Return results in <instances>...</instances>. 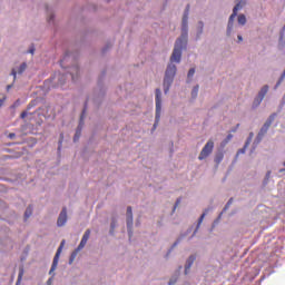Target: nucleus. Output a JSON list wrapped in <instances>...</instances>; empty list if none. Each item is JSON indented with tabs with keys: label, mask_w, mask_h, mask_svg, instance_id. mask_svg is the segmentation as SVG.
<instances>
[{
	"label": "nucleus",
	"mask_w": 285,
	"mask_h": 285,
	"mask_svg": "<svg viewBox=\"0 0 285 285\" xmlns=\"http://www.w3.org/2000/svg\"><path fill=\"white\" fill-rule=\"evenodd\" d=\"M188 14H190V4H187L183 16L181 36L176 40L175 48L170 57L171 62L175 61L176 63H179V61H181V50L188 41Z\"/></svg>",
	"instance_id": "f257e3e1"
},
{
	"label": "nucleus",
	"mask_w": 285,
	"mask_h": 285,
	"mask_svg": "<svg viewBox=\"0 0 285 285\" xmlns=\"http://www.w3.org/2000/svg\"><path fill=\"white\" fill-rule=\"evenodd\" d=\"M175 75H177V66L168 65L164 79L165 92H168L170 83H173V79H175Z\"/></svg>",
	"instance_id": "f03ea898"
},
{
	"label": "nucleus",
	"mask_w": 285,
	"mask_h": 285,
	"mask_svg": "<svg viewBox=\"0 0 285 285\" xmlns=\"http://www.w3.org/2000/svg\"><path fill=\"white\" fill-rule=\"evenodd\" d=\"M214 148H215V142L213 140H208L206 145L203 147L198 156L199 161H204V159H207V157H210Z\"/></svg>",
	"instance_id": "7ed1b4c3"
},
{
	"label": "nucleus",
	"mask_w": 285,
	"mask_h": 285,
	"mask_svg": "<svg viewBox=\"0 0 285 285\" xmlns=\"http://www.w3.org/2000/svg\"><path fill=\"white\" fill-rule=\"evenodd\" d=\"M236 6L233 9V13L229 17V21H228V33H230V30H233V21H235V17H237V12H239V10H242V8H244V6H246V2L242 1V0H236Z\"/></svg>",
	"instance_id": "20e7f679"
},
{
	"label": "nucleus",
	"mask_w": 285,
	"mask_h": 285,
	"mask_svg": "<svg viewBox=\"0 0 285 285\" xmlns=\"http://www.w3.org/2000/svg\"><path fill=\"white\" fill-rule=\"evenodd\" d=\"M161 118V90L156 89V122L154 124V128H157L159 124V119Z\"/></svg>",
	"instance_id": "39448f33"
},
{
	"label": "nucleus",
	"mask_w": 285,
	"mask_h": 285,
	"mask_svg": "<svg viewBox=\"0 0 285 285\" xmlns=\"http://www.w3.org/2000/svg\"><path fill=\"white\" fill-rule=\"evenodd\" d=\"M63 246H66V240H62L60 243V246L57 249V253H56V255L53 257V262H52L51 268L49 271V275H52V272L57 271V266L59 265V257L61 255V250H63Z\"/></svg>",
	"instance_id": "423d86ee"
},
{
	"label": "nucleus",
	"mask_w": 285,
	"mask_h": 285,
	"mask_svg": "<svg viewBox=\"0 0 285 285\" xmlns=\"http://www.w3.org/2000/svg\"><path fill=\"white\" fill-rule=\"evenodd\" d=\"M275 117H277V114H272L269 118L266 120V122L261 128L259 135H266L268 132V129L273 125V121H275Z\"/></svg>",
	"instance_id": "0eeeda50"
},
{
	"label": "nucleus",
	"mask_w": 285,
	"mask_h": 285,
	"mask_svg": "<svg viewBox=\"0 0 285 285\" xmlns=\"http://www.w3.org/2000/svg\"><path fill=\"white\" fill-rule=\"evenodd\" d=\"M68 222V209L66 207L62 208V210L59 214L57 226H66V223Z\"/></svg>",
	"instance_id": "6e6552de"
},
{
	"label": "nucleus",
	"mask_w": 285,
	"mask_h": 285,
	"mask_svg": "<svg viewBox=\"0 0 285 285\" xmlns=\"http://www.w3.org/2000/svg\"><path fill=\"white\" fill-rule=\"evenodd\" d=\"M268 92V85H265L258 92V97L255 99L254 105L259 106Z\"/></svg>",
	"instance_id": "1a4fd4ad"
},
{
	"label": "nucleus",
	"mask_w": 285,
	"mask_h": 285,
	"mask_svg": "<svg viewBox=\"0 0 285 285\" xmlns=\"http://www.w3.org/2000/svg\"><path fill=\"white\" fill-rule=\"evenodd\" d=\"M90 239V229H87L81 238L80 244L78 245L77 250H81L86 247V244H88V240Z\"/></svg>",
	"instance_id": "9d476101"
},
{
	"label": "nucleus",
	"mask_w": 285,
	"mask_h": 285,
	"mask_svg": "<svg viewBox=\"0 0 285 285\" xmlns=\"http://www.w3.org/2000/svg\"><path fill=\"white\" fill-rule=\"evenodd\" d=\"M86 115V109L82 110L81 117H80V125L76 131V135L73 137V141H79V137H81V126L83 124V116Z\"/></svg>",
	"instance_id": "9b49d317"
},
{
	"label": "nucleus",
	"mask_w": 285,
	"mask_h": 285,
	"mask_svg": "<svg viewBox=\"0 0 285 285\" xmlns=\"http://www.w3.org/2000/svg\"><path fill=\"white\" fill-rule=\"evenodd\" d=\"M127 228H132V207H127Z\"/></svg>",
	"instance_id": "f8f14e48"
},
{
	"label": "nucleus",
	"mask_w": 285,
	"mask_h": 285,
	"mask_svg": "<svg viewBox=\"0 0 285 285\" xmlns=\"http://www.w3.org/2000/svg\"><path fill=\"white\" fill-rule=\"evenodd\" d=\"M195 259H196V257L194 255L188 257L186 265H185V275H188L190 267L193 266V264H195Z\"/></svg>",
	"instance_id": "ddd939ff"
},
{
	"label": "nucleus",
	"mask_w": 285,
	"mask_h": 285,
	"mask_svg": "<svg viewBox=\"0 0 285 285\" xmlns=\"http://www.w3.org/2000/svg\"><path fill=\"white\" fill-rule=\"evenodd\" d=\"M250 141H252V138H248L246 140L244 148L237 151L236 157H239V155H244V153H246V149L248 148V146H250Z\"/></svg>",
	"instance_id": "4468645a"
},
{
	"label": "nucleus",
	"mask_w": 285,
	"mask_h": 285,
	"mask_svg": "<svg viewBox=\"0 0 285 285\" xmlns=\"http://www.w3.org/2000/svg\"><path fill=\"white\" fill-rule=\"evenodd\" d=\"M215 164H217V166H219V164H222V161H224V153H218L216 154L215 158H214Z\"/></svg>",
	"instance_id": "2eb2a0df"
},
{
	"label": "nucleus",
	"mask_w": 285,
	"mask_h": 285,
	"mask_svg": "<svg viewBox=\"0 0 285 285\" xmlns=\"http://www.w3.org/2000/svg\"><path fill=\"white\" fill-rule=\"evenodd\" d=\"M207 213H208V209H205V212L200 215V217L198 219L197 228H199L202 226V223L204 222V218L206 217Z\"/></svg>",
	"instance_id": "dca6fc26"
},
{
	"label": "nucleus",
	"mask_w": 285,
	"mask_h": 285,
	"mask_svg": "<svg viewBox=\"0 0 285 285\" xmlns=\"http://www.w3.org/2000/svg\"><path fill=\"white\" fill-rule=\"evenodd\" d=\"M23 267L19 268V274H18V281H17V285L21 284V279H23Z\"/></svg>",
	"instance_id": "f3484780"
},
{
	"label": "nucleus",
	"mask_w": 285,
	"mask_h": 285,
	"mask_svg": "<svg viewBox=\"0 0 285 285\" xmlns=\"http://www.w3.org/2000/svg\"><path fill=\"white\" fill-rule=\"evenodd\" d=\"M28 68V65L26 62H23L22 65H20L19 69H18V75H22L23 72H26V69Z\"/></svg>",
	"instance_id": "a211bd4d"
},
{
	"label": "nucleus",
	"mask_w": 285,
	"mask_h": 285,
	"mask_svg": "<svg viewBox=\"0 0 285 285\" xmlns=\"http://www.w3.org/2000/svg\"><path fill=\"white\" fill-rule=\"evenodd\" d=\"M238 23H239L240 26H246V16L239 14V16H238Z\"/></svg>",
	"instance_id": "6ab92c4d"
},
{
	"label": "nucleus",
	"mask_w": 285,
	"mask_h": 285,
	"mask_svg": "<svg viewBox=\"0 0 285 285\" xmlns=\"http://www.w3.org/2000/svg\"><path fill=\"white\" fill-rule=\"evenodd\" d=\"M232 139H233V135H232V134H228L227 137H226V139H224V140L222 141V146L224 147V146L228 145V142H229Z\"/></svg>",
	"instance_id": "aec40b11"
},
{
	"label": "nucleus",
	"mask_w": 285,
	"mask_h": 285,
	"mask_svg": "<svg viewBox=\"0 0 285 285\" xmlns=\"http://www.w3.org/2000/svg\"><path fill=\"white\" fill-rule=\"evenodd\" d=\"M72 72H76V75H79V67L71 68V79L75 81V73Z\"/></svg>",
	"instance_id": "412c9836"
},
{
	"label": "nucleus",
	"mask_w": 285,
	"mask_h": 285,
	"mask_svg": "<svg viewBox=\"0 0 285 285\" xmlns=\"http://www.w3.org/2000/svg\"><path fill=\"white\" fill-rule=\"evenodd\" d=\"M31 215H32V208H31V207H28V208L26 209V213H24L26 219H28V217H30Z\"/></svg>",
	"instance_id": "4be33fe9"
},
{
	"label": "nucleus",
	"mask_w": 285,
	"mask_h": 285,
	"mask_svg": "<svg viewBox=\"0 0 285 285\" xmlns=\"http://www.w3.org/2000/svg\"><path fill=\"white\" fill-rule=\"evenodd\" d=\"M199 92V86L194 87L191 91V97H197V94Z\"/></svg>",
	"instance_id": "5701e85b"
},
{
	"label": "nucleus",
	"mask_w": 285,
	"mask_h": 285,
	"mask_svg": "<svg viewBox=\"0 0 285 285\" xmlns=\"http://www.w3.org/2000/svg\"><path fill=\"white\" fill-rule=\"evenodd\" d=\"M194 75H195V68L189 69L188 75H187L188 79L194 77Z\"/></svg>",
	"instance_id": "b1692460"
},
{
	"label": "nucleus",
	"mask_w": 285,
	"mask_h": 285,
	"mask_svg": "<svg viewBox=\"0 0 285 285\" xmlns=\"http://www.w3.org/2000/svg\"><path fill=\"white\" fill-rule=\"evenodd\" d=\"M63 144V134H60V139H59V147L58 150H61V146Z\"/></svg>",
	"instance_id": "393cba45"
},
{
	"label": "nucleus",
	"mask_w": 285,
	"mask_h": 285,
	"mask_svg": "<svg viewBox=\"0 0 285 285\" xmlns=\"http://www.w3.org/2000/svg\"><path fill=\"white\" fill-rule=\"evenodd\" d=\"M271 179V171H267L266 173V176H265V180H264V184H268V180Z\"/></svg>",
	"instance_id": "a878e982"
},
{
	"label": "nucleus",
	"mask_w": 285,
	"mask_h": 285,
	"mask_svg": "<svg viewBox=\"0 0 285 285\" xmlns=\"http://www.w3.org/2000/svg\"><path fill=\"white\" fill-rule=\"evenodd\" d=\"M75 257H77V252H73L70 256V264L75 261Z\"/></svg>",
	"instance_id": "bb28decb"
},
{
	"label": "nucleus",
	"mask_w": 285,
	"mask_h": 285,
	"mask_svg": "<svg viewBox=\"0 0 285 285\" xmlns=\"http://www.w3.org/2000/svg\"><path fill=\"white\" fill-rule=\"evenodd\" d=\"M179 204H181V198H178V199L176 200V204H175V206H174V210H175V208H177V206H179Z\"/></svg>",
	"instance_id": "cd10ccee"
},
{
	"label": "nucleus",
	"mask_w": 285,
	"mask_h": 285,
	"mask_svg": "<svg viewBox=\"0 0 285 285\" xmlns=\"http://www.w3.org/2000/svg\"><path fill=\"white\" fill-rule=\"evenodd\" d=\"M168 284H169V285H175V284H177V278H171Z\"/></svg>",
	"instance_id": "c85d7f7f"
},
{
	"label": "nucleus",
	"mask_w": 285,
	"mask_h": 285,
	"mask_svg": "<svg viewBox=\"0 0 285 285\" xmlns=\"http://www.w3.org/2000/svg\"><path fill=\"white\" fill-rule=\"evenodd\" d=\"M27 115H28V111H23V112L20 115L21 119H26Z\"/></svg>",
	"instance_id": "c756f323"
},
{
	"label": "nucleus",
	"mask_w": 285,
	"mask_h": 285,
	"mask_svg": "<svg viewBox=\"0 0 285 285\" xmlns=\"http://www.w3.org/2000/svg\"><path fill=\"white\" fill-rule=\"evenodd\" d=\"M66 59H68V53H66V56L63 57V59L60 61V66H63V61H66Z\"/></svg>",
	"instance_id": "7c9ffc66"
},
{
	"label": "nucleus",
	"mask_w": 285,
	"mask_h": 285,
	"mask_svg": "<svg viewBox=\"0 0 285 285\" xmlns=\"http://www.w3.org/2000/svg\"><path fill=\"white\" fill-rule=\"evenodd\" d=\"M11 75L13 76V79H17V71L12 69Z\"/></svg>",
	"instance_id": "2f4dec72"
},
{
	"label": "nucleus",
	"mask_w": 285,
	"mask_h": 285,
	"mask_svg": "<svg viewBox=\"0 0 285 285\" xmlns=\"http://www.w3.org/2000/svg\"><path fill=\"white\" fill-rule=\"evenodd\" d=\"M230 204H233V198H230L227 203V205L225 206V209L228 208V206H230Z\"/></svg>",
	"instance_id": "473e14b6"
},
{
	"label": "nucleus",
	"mask_w": 285,
	"mask_h": 285,
	"mask_svg": "<svg viewBox=\"0 0 285 285\" xmlns=\"http://www.w3.org/2000/svg\"><path fill=\"white\" fill-rule=\"evenodd\" d=\"M8 137H9V139H14L16 135L11 132L8 135Z\"/></svg>",
	"instance_id": "72a5a7b5"
},
{
	"label": "nucleus",
	"mask_w": 285,
	"mask_h": 285,
	"mask_svg": "<svg viewBox=\"0 0 285 285\" xmlns=\"http://www.w3.org/2000/svg\"><path fill=\"white\" fill-rule=\"evenodd\" d=\"M30 55H35V47L29 50Z\"/></svg>",
	"instance_id": "f704fd0d"
},
{
	"label": "nucleus",
	"mask_w": 285,
	"mask_h": 285,
	"mask_svg": "<svg viewBox=\"0 0 285 285\" xmlns=\"http://www.w3.org/2000/svg\"><path fill=\"white\" fill-rule=\"evenodd\" d=\"M6 101V98H3V99H0V108H1V106H3V102Z\"/></svg>",
	"instance_id": "c9c22d12"
},
{
	"label": "nucleus",
	"mask_w": 285,
	"mask_h": 285,
	"mask_svg": "<svg viewBox=\"0 0 285 285\" xmlns=\"http://www.w3.org/2000/svg\"><path fill=\"white\" fill-rule=\"evenodd\" d=\"M238 41H244V38H242V36H238Z\"/></svg>",
	"instance_id": "e433bc0d"
},
{
	"label": "nucleus",
	"mask_w": 285,
	"mask_h": 285,
	"mask_svg": "<svg viewBox=\"0 0 285 285\" xmlns=\"http://www.w3.org/2000/svg\"><path fill=\"white\" fill-rule=\"evenodd\" d=\"M10 88H12V85L7 86V90H10Z\"/></svg>",
	"instance_id": "4c0bfd02"
},
{
	"label": "nucleus",
	"mask_w": 285,
	"mask_h": 285,
	"mask_svg": "<svg viewBox=\"0 0 285 285\" xmlns=\"http://www.w3.org/2000/svg\"><path fill=\"white\" fill-rule=\"evenodd\" d=\"M281 39H284V33L281 35Z\"/></svg>",
	"instance_id": "58836bf2"
},
{
	"label": "nucleus",
	"mask_w": 285,
	"mask_h": 285,
	"mask_svg": "<svg viewBox=\"0 0 285 285\" xmlns=\"http://www.w3.org/2000/svg\"><path fill=\"white\" fill-rule=\"evenodd\" d=\"M202 28H204V23L200 22Z\"/></svg>",
	"instance_id": "ea45409f"
},
{
	"label": "nucleus",
	"mask_w": 285,
	"mask_h": 285,
	"mask_svg": "<svg viewBox=\"0 0 285 285\" xmlns=\"http://www.w3.org/2000/svg\"><path fill=\"white\" fill-rule=\"evenodd\" d=\"M177 243L174 244V246L176 245Z\"/></svg>",
	"instance_id": "a19ab883"
}]
</instances>
